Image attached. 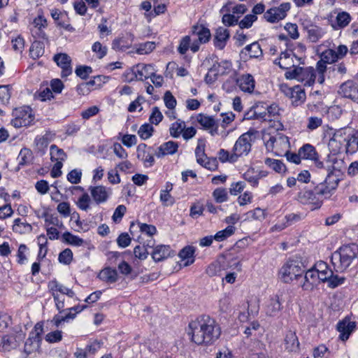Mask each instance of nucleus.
Listing matches in <instances>:
<instances>
[{
	"instance_id": "7c9ffc66",
	"label": "nucleus",
	"mask_w": 358,
	"mask_h": 358,
	"mask_svg": "<svg viewBox=\"0 0 358 358\" xmlns=\"http://www.w3.org/2000/svg\"><path fill=\"white\" fill-rule=\"evenodd\" d=\"M147 145L141 143L137 146V157L143 161L145 166H152L155 162L154 157L152 154L147 152Z\"/></svg>"
},
{
	"instance_id": "774afa93",
	"label": "nucleus",
	"mask_w": 358,
	"mask_h": 358,
	"mask_svg": "<svg viewBox=\"0 0 358 358\" xmlns=\"http://www.w3.org/2000/svg\"><path fill=\"white\" fill-rule=\"evenodd\" d=\"M163 119V115L158 107H153L149 120L151 124H158Z\"/></svg>"
},
{
	"instance_id": "4c0bfd02",
	"label": "nucleus",
	"mask_w": 358,
	"mask_h": 358,
	"mask_svg": "<svg viewBox=\"0 0 358 358\" xmlns=\"http://www.w3.org/2000/svg\"><path fill=\"white\" fill-rule=\"evenodd\" d=\"M299 150L302 159L310 160L316 159L317 153L315 148L310 144L303 145Z\"/></svg>"
},
{
	"instance_id": "473e14b6",
	"label": "nucleus",
	"mask_w": 358,
	"mask_h": 358,
	"mask_svg": "<svg viewBox=\"0 0 358 358\" xmlns=\"http://www.w3.org/2000/svg\"><path fill=\"white\" fill-rule=\"evenodd\" d=\"M289 90V96L292 99V102L293 104L298 106L302 103L306 99V94L303 91L299 86H295L292 88H290Z\"/></svg>"
},
{
	"instance_id": "c756f323",
	"label": "nucleus",
	"mask_w": 358,
	"mask_h": 358,
	"mask_svg": "<svg viewBox=\"0 0 358 358\" xmlns=\"http://www.w3.org/2000/svg\"><path fill=\"white\" fill-rule=\"evenodd\" d=\"M304 28L307 31L308 39L313 43L318 41L326 33L324 29L315 24L307 25Z\"/></svg>"
},
{
	"instance_id": "393cba45",
	"label": "nucleus",
	"mask_w": 358,
	"mask_h": 358,
	"mask_svg": "<svg viewBox=\"0 0 358 358\" xmlns=\"http://www.w3.org/2000/svg\"><path fill=\"white\" fill-rule=\"evenodd\" d=\"M229 36V31L227 29L222 27H218L215 31L213 40L215 46L220 50H222L225 47Z\"/></svg>"
},
{
	"instance_id": "f8f14e48",
	"label": "nucleus",
	"mask_w": 358,
	"mask_h": 358,
	"mask_svg": "<svg viewBox=\"0 0 358 358\" xmlns=\"http://www.w3.org/2000/svg\"><path fill=\"white\" fill-rule=\"evenodd\" d=\"M338 185V179L332 174H329L324 182L319 184L315 188L316 194L320 198H329L331 196L332 192L336 189Z\"/></svg>"
},
{
	"instance_id": "39448f33",
	"label": "nucleus",
	"mask_w": 358,
	"mask_h": 358,
	"mask_svg": "<svg viewBox=\"0 0 358 358\" xmlns=\"http://www.w3.org/2000/svg\"><path fill=\"white\" fill-rule=\"evenodd\" d=\"M255 133L256 131L254 130H249L239 136L232 148L234 158L238 159L239 157L247 156L249 154Z\"/></svg>"
},
{
	"instance_id": "bb28decb",
	"label": "nucleus",
	"mask_w": 358,
	"mask_h": 358,
	"mask_svg": "<svg viewBox=\"0 0 358 358\" xmlns=\"http://www.w3.org/2000/svg\"><path fill=\"white\" fill-rule=\"evenodd\" d=\"M266 313L269 316H275L281 310V303L278 295H273L266 302Z\"/></svg>"
},
{
	"instance_id": "412c9836",
	"label": "nucleus",
	"mask_w": 358,
	"mask_h": 358,
	"mask_svg": "<svg viewBox=\"0 0 358 358\" xmlns=\"http://www.w3.org/2000/svg\"><path fill=\"white\" fill-rule=\"evenodd\" d=\"M179 145L177 142L169 141L159 146L155 152L157 158H162L166 155H172L177 152Z\"/></svg>"
},
{
	"instance_id": "ea45409f",
	"label": "nucleus",
	"mask_w": 358,
	"mask_h": 358,
	"mask_svg": "<svg viewBox=\"0 0 358 358\" xmlns=\"http://www.w3.org/2000/svg\"><path fill=\"white\" fill-rule=\"evenodd\" d=\"M350 128H342L336 130L330 140V143L333 142H338L341 145H344L346 141V138L349 135L348 132L350 131Z\"/></svg>"
},
{
	"instance_id": "e2e57ef3",
	"label": "nucleus",
	"mask_w": 358,
	"mask_h": 358,
	"mask_svg": "<svg viewBox=\"0 0 358 358\" xmlns=\"http://www.w3.org/2000/svg\"><path fill=\"white\" fill-rule=\"evenodd\" d=\"M243 177L245 180L248 181L253 186H255L258 184L259 177V175L255 172L253 169H248L243 174Z\"/></svg>"
},
{
	"instance_id": "4be33fe9",
	"label": "nucleus",
	"mask_w": 358,
	"mask_h": 358,
	"mask_svg": "<svg viewBox=\"0 0 358 358\" xmlns=\"http://www.w3.org/2000/svg\"><path fill=\"white\" fill-rule=\"evenodd\" d=\"M356 323L349 319H344L337 324V329L340 332V338L345 341L348 339L350 334L355 330Z\"/></svg>"
},
{
	"instance_id": "e433bc0d",
	"label": "nucleus",
	"mask_w": 358,
	"mask_h": 358,
	"mask_svg": "<svg viewBox=\"0 0 358 358\" xmlns=\"http://www.w3.org/2000/svg\"><path fill=\"white\" fill-rule=\"evenodd\" d=\"M285 348L288 351H295L299 348V343L296 334L292 331L287 333L285 338Z\"/></svg>"
},
{
	"instance_id": "4468645a",
	"label": "nucleus",
	"mask_w": 358,
	"mask_h": 358,
	"mask_svg": "<svg viewBox=\"0 0 358 358\" xmlns=\"http://www.w3.org/2000/svg\"><path fill=\"white\" fill-rule=\"evenodd\" d=\"M24 338V336L21 331L5 335L0 340V350L10 351L16 348Z\"/></svg>"
},
{
	"instance_id": "de8ad7c7",
	"label": "nucleus",
	"mask_w": 358,
	"mask_h": 358,
	"mask_svg": "<svg viewBox=\"0 0 358 358\" xmlns=\"http://www.w3.org/2000/svg\"><path fill=\"white\" fill-rule=\"evenodd\" d=\"M245 50L248 52L250 57L258 58L262 56V50L258 43H252L247 45Z\"/></svg>"
},
{
	"instance_id": "a18cd8bd",
	"label": "nucleus",
	"mask_w": 358,
	"mask_h": 358,
	"mask_svg": "<svg viewBox=\"0 0 358 358\" xmlns=\"http://www.w3.org/2000/svg\"><path fill=\"white\" fill-rule=\"evenodd\" d=\"M55 134L51 132H46L43 136H37L35 139L36 145L40 148H46L52 141Z\"/></svg>"
},
{
	"instance_id": "72a5a7b5",
	"label": "nucleus",
	"mask_w": 358,
	"mask_h": 358,
	"mask_svg": "<svg viewBox=\"0 0 358 358\" xmlns=\"http://www.w3.org/2000/svg\"><path fill=\"white\" fill-rule=\"evenodd\" d=\"M13 231L20 234H25L31 232L32 226L21 218H16L13 221Z\"/></svg>"
},
{
	"instance_id": "a211bd4d",
	"label": "nucleus",
	"mask_w": 358,
	"mask_h": 358,
	"mask_svg": "<svg viewBox=\"0 0 358 358\" xmlns=\"http://www.w3.org/2000/svg\"><path fill=\"white\" fill-rule=\"evenodd\" d=\"M339 93L344 97L358 103V83L348 80L340 87Z\"/></svg>"
},
{
	"instance_id": "58836bf2",
	"label": "nucleus",
	"mask_w": 358,
	"mask_h": 358,
	"mask_svg": "<svg viewBox=\"0 0 358 358\" xmlns=\"http://www.w3.org/2000/svg\"><path fill=\"white\" fill-rule=\"evenodd\" d=\"M185 127L186 124L184 121L178 120L171 124L169 128L170 135L175 138H179L181 136L184 129H185Z\"/></svg>"
},
{
	"instance_id": "f3484780",
	"label": "nucleus",
	"mask_w": 358,
	"mask_h": 358,
	"mask_svg": "<svg viewBox=\"0 0 358 358\" xmlns=\"http://www.w3.org/2000/svg\"><path fill=\"white\" fill-rule=\"evenodd\" d=\"M321 282L319 273L311 268L306 272L301 287L303 290L311 291Z\"/></svg>"
},
{
	"instance_id": "5fc2aeb1",
	"label": "nucleus",
	"mask_w": 358,
	"mask_h": 358,
	"mask_svg": "<svg viewBox=\"0 0 358 358\" xmlns=\"http://www.w3.org/2000/svg\"><path fill=\"white\" fill-rule=\"evenodd\" d=\"M348 134L346 141L344 143L347 150L352 145H358V131L350 129Z\"/></svg>"
},
{
	"instance_id": "c85d7f7f",
	"label": "nucleus",
	"mask_w": 358,
	"mask_h": 358,
	"mask_svg": "<svg viewBox=\"0 0 358 358\" xmlns=\"http://www.w3.org/2000/svg\"><path fill=\"white\" fill-rule=\"evenodd\" d=\"M153 73L154 67L152 64H139L134 69L136 78L140 80L150 78Z\"/></svg>"
},
{
	"instance_id": "8fccbe9b",
	"label": "nucleus",
	"mask_w": 358,
	"mask_h": 358,
	"mask_svg": "<svg viewBox=\"0 0 358 358\" xmlns=\"http://www.w3.org/2000/svg\"><path fill=\"white\" fill-rule=\"evenodd\" d=\"M247 218L254 220L262 221L266 217V212L264 209L256 208L252 210L247 213Z\"/></svg>"
},
{
	"instance_id": "338daca9",
	"label": "nucleus",
	"mask_w": 358,
	"mask_h": 358,
	"mask_svg": "<svg viewBox=\"0 0 358 358\" xmlns=\"http://www.w3.org/2000/svg\"><path fill=\"white\" fill-rule=\"evenodd\" d=\"M191 38L189 36L183 37L180 42L178 51L181 55H185L189 48H190Z\"/></svg>"
},
{
	"instance_id": "f704fd0d",
	"label": "nucleus",
	"mask_w": 358,
	"mask_h": 358,
	"mask_svg": "<svg viewBox=\"0 0 358 358\" xmlns=\"http://www.w3.org/2000/svg\"><path fill=\"white\" fill-rule=\"evenodd\" d=\"M41 338L39 333L33 334V336H30L26 341L24 344V350L27 353L31 354V352L38 350L40 347Z\"/></svg>"
},
{
	"instance_id": "423d86ee",
	"label": "nucleus",
	"mask_w": 358,
	"mask_h": 358,
	"mask_svg": "<svg viewBox=\"0 0 358 358\" xmlns=\"http://www.w3.org/2000/svg\"><path fill=\"white\" fill-rule=\"evenodd\" d=\"M303 273L302 265L297 261H287L280 269L278 278L285 283H289L294 279L301 278Z\"/></svg>"
},
{
	"instance_id": "864d4df0",
	"label": "nucleus",
	"mask_w": 358,
	"mask_h": 358,
	"mask_svg": "<svg viewBox=\"0 0 358 358\" xmlns=\"http://www.w3.org/2000/svg\"><path fill=\"white\" fill-rule=\"evenodd\" d=\"M63 238L69 244L75 246H80L84 243L83 239L80 238V237L76 235L72 234L70 232H65L63 234Z\"/></svg>"
},
{
	"instance_id": "c9c22d12",
	"label": "nucleus",
	"mask_w": 358,
	"mask_h": 358,
	"mask_svg": "<svg viewBox=\"0 0 358 358\" xmlns=\"http://www.w3.org/2000/svg\"><path fill=\"white\" fill-rule=\"evenodd\" d=\"M193 34L198 37L200 43H206L210 38V31L209 29L203 27V25H196L193 27Z\"/></svg>"
},
{
	"instance_id": "0eeeda50",
	"label": "nucleus",
	"mask_w": 358,
	"mask_h": 358,
	"mask_svg": "<svg viewBox=\"0 0 358 358\" xmlns=\"http://www.w3.org/2000/svg\"><path fill=\"white\" fill-rule=\"evenodd\" d=\"M265 145L268 150H271L279 156L287 153L289 148L288 138L281 134H276L275 136H271Z\"/></svg>"
},
{
	"instance_id": "f257e3e1",
	"label": "nucleus",
	"mask_w": 358,
	"mask_h": 358,
	"mask_svg": "<svg viewBox=\"0 0 358 358\" xmlns=\"http://www.w3.org/2000/svg\"><path fill=\"white\" fill-rule=\"evenodd\" d=\"M220 328L214 319L203 315L189 324L188 334L192 342L197 345H210L218 339Z\"/></svg>"
},
{
	"instance_id": "052dcab7",
	"label": "nucleus",
	"mask_w": 358,
	"mask_h": 358,
	"mask_svg": "<svg viewBox=\"0 0 358 358\" xmlns=\"http://www.w3.org/2000/svg\"><path fill=\"white\" fill-rule=\"evenodd\" d=\"M69 313L66 314L64 316L56 315L53 317L52 322H54L56 327H59L62 322L69 321V320H73L76 317V314L73 313L72 311L68 310Z\"/></svg>"
},
{
	"instance_id": "13d9d810",
	"label": "nucleus",
	"mask_w": 358,
	"mask_h": 358,
	"mask_svg": "<svg viewBox=\"0 0 358 358\" xmlns=\"http://www.w3.org/2000/svg\"><path fill=\"white\" fill-rule=\"evenodd\" d=\"M155 48L154 42L148 41L139 45L136 52L140 55H146L151 52Z\"/></svg>"
},
{
	"instance_id": "cd10ccee",
	"label": "nucleus",
	"mask_w": 358,
	"mask_h": 358,
	"mask_svg": "<svg viewBox=\"0 0 358 358\" xmlns=\"http://www.w3.org/2000/svg\"><path fill=\"white\" fill-rule=\"evenodd\" d=\"M195 155L196 157V162L205 168L209 170H215L217 168L215 159H213V166L206 164V161L208 159V157L204 152V145L201 143H198V145L195 149Z\"/></svg>"
},
{
	"instance_id": "a878e982",
	"label": "nucleus",
	"mask_w": 358,
	"mask_h": 358,
	"mask_svg": "<svg viewBox=\"0 0 358 358\" xmlns=\"http://www.w3.org/2000/svg\"><path fill=\"white\" fill-rule=\"evenodd\" d=\"M172 255V250L169 245H159L154 248L152 257L155 262H161L167 259Z\"/></svg>"
},
{
	"instance_id": "37998d69",
	"label": "nucleus",
	"mask_w": 358,
	"mask_h": 358,
	"mask_svg": "<svg viewBox=\"0 0 358 358\" xmlns=\"http://www.w3.org/2000/svg\"><path fill=\"white\" fill-rule=\"evenodd\" d=\"M44 53V47L43 43L34 41L29 49V55L31 58L36 59L41 57Z\"/></svg>"
},
{
	"instance_id": "680f3d73",
	"label": "nucleus",
	"mask_w": 358,
	"mask_h": 358,
	"mask_svg": "<svg viewBox=\"0 0 358 358\" xmlns=\"http://www.w3.org/2000/svg\"><path fill=\"white\" fill-rule=\"evenodd\" d=\"M107 48L99 42H95L92 47V50L96 55L97 58L102 59L107 53Z\"/></svg>"
},
{
	"instance_id": "69168bd1",
	"label": "nucleus",
	"mask_w": 358,
	"mask_h": 358,
	"mask_svg": "<svg viewBox=\"0 0 358 358\" xmlns=\"http://www.w3.org/2000/svg\"><path fill=\"white\" fill-rule=\"evenodd\" d=\"M73 259V252L72 251L67 248L64 250L62 252H60L58 259L60 263L64 264H69Z\"/></svg>"
},
{
	"instance_id": "a19ab883",
	"label": "nucleus",
	"mask_w": 358,
	"mask_h": 358,
	"mask_svg": "<svg viewBox=\"0 0 358 358\" xmlns=\"http://www.w3.org/2000/svg\"><path fill=\"white\" fill-rule=\"evenodd\" d=\"M50 158L52 161L59 162H64L66 158V155L62 149L59 148L55 145H52L50 148Z\"/></svg>"
},
{
	"instance_id": "603ef678",
	"label": "nucleus",
	"mask_w": 358,
	"mask_h": 358,
	"mask_svg": "<svg viewBox=\"0 0 358 358\" xmlns=\"http://www.w3.org/2000/svg\"><path fill=\"white\" fill-rule=\"evenodd\" d=\"M153 131V127L150 124L145 123L140 127L138 131V134L142 139L146 140L151 137Z\"/></svg>"
},
{
	"instance_id": "79ce46f5",
	"label": "nucleus",
	"mask_w": 358,
	"mask_h": 358,
	"mask_svg": "<svg viewBox=\"0 0 358 358\" xmlns=\"http://www.w3.org/2000/svg\"><path fill=\"white\" fill-rule=\"evenodd\" d=\"M92 201L87 193L83 194L76 201L78 208L83 211L87 212L91 208Z\"/></svg>"
},
{
	"instance_id": "3c124183",
	"label": "nucleus",
	"mask_w": 358,
	"mask_h": 358,
	"mask_svg": "<svg viewBox=\"0 0 358 358\" xmlns=\"http://www.w3.org/2000/svg\"><path fill=\"white\" fill-rule=\"evenodd\" d=\"M213 196L217 203H221L228 200V192L224 188H217L213 192Z\"/></svg>"
},
{
	"instance_id": "f03ea898",
	"label": "nucleus",
	"mask_w": 358,
	"mask_h": 358,
	"mask_svg": "<svg viewBox=\"0 0 358 358\" xmlns=\"http://www.w3.org/2000/svg\"><path fill=\"white\" fill-rule=\"evenodd\" d=\"M358 245L355 243L341 246L331 255V263L336 272H345L357 258Z\"/></svg>"
},
{
	"instance_id": "bf43d9fd",
	"label": "nucleus",
	"mask_w": 358,
	"mask_h": 358,
	"mask_svg": "<svg viewBox=\"0 0 358 358\" xmlns=\"http://www.w3.org/2000/svg\"><path fill=\"white\" fill-rule=\"evenodd\" d=\"M113 153L120 159H127L128 153L119 143H113L112 146Z\"/></svg>"
},
{
	"instance_id": "c03bdc74",
	"label": "nucleus",
	"mask_w": 358,
	"mask_h": 358,
	"mask_svg": "<svg viewBox=\"0 0 358 358\" xmlns=\"http://www.w3.org/2000/svg\"><path fill=\"white\" fill-rule=\"evenodd\" d=\"M265 164L271 169L274 170L277 173H283L285 171V164L278 159H273L267 158L265 160Z\"/></svg>"
},
{
	"instance_id": "2f4dec72",
	"label": "nucleus",
	"mask_w": 358,
	"mask_h": 358,
	"mask_svg": "<svg viewBox=\"0 0 358 358\" xmlns=\"http://www.w3.org/2000/svg\"><path fill=\"white\" fill-rule=\"evenodd\" d=\"M99 278L106 283H114L118 280V274L115 269L110 267L102 269L99 275Z\"/></svg>"
},
{
	"instance_id": "6ab92c4d",
	"label": "nucleus",
	"mask_w": 358,
	"mask_h": 358,
	"mask_svg": "<svg viewBox=\"0 0 358 358\" xmlns=\"http://www.w3.org/2000/svg\"><path fill=\"white\" fill-rule=\"evenodd\" d=\"M54 61L62 69V76L67 77L72 73V68L71 66V59L70 57L65 53H59L54 56Z\"/></svg>"
},
{
	"instance_id": "b1692460",
	"label": "nucleus",
	"mask_w": 358,
	"mask_h": 358,
	"mask_svg": "<svg viewBox=\"0 0 358 358\" xmlns=\"http://www.w3.org/2000/svg\"><path fill=\"white\" fill-rule=\"evenodd\" d=\"M195 248L193 246L187 245L183 248L179 252L178 256L183 266H188L195 261Z\"/></svg>"
},
{
	"instance_id": "ddd939ff",
	"label": "nucleus",
	"mask_w": 358,
	"mask_h": 358,
	"mask_svg": "<svg viewBox=\"0 0 358 358\" xmlns=\"http://www.w3.org/2000/svg\"><path fill=\"white\" fill-rule=\"evenodd\" d=\"M298 201L303 205L310 206L311 210L320 208L322 203V200L319 198L315 189L314 191L306 189L300 192L298 194Z\"/></svg>"
},
{
	"instance_id": "09e8293b",
	"label": "nucleus",
	"mask_w": 358,
	"mask_h": 358,
	"mask_svg": "<svg viewBox=\"0 0 358 358\" xmlns=\"http://www.w3.org/2000/svg\"><path fill=\"white\" fill-rule=\"evenodd\" d=\"M32 158V152L28 148L22 149L18 155L19 163L20 165L29 164L31 162Z\"/></svg>"
},
{
	"instance_id": "6e6552de",
	"label": "nucleus",
	"mask_w": 358,
	"mask_h": 358,
	"mask_svg": "<svg viewBox=\"0 0 358 358\" xmlns=\"http://www.w3.org/2000/svg\"><path fill=\"white\" fill-rule=\"evenodd\" d=\"M13 116L11 124L15 128L29 126L34 119L31 109L29 106L15 108L13 111Z\"/></svg>"
},
{
	"instance_id": "2eb2a0df",
	"label": "nucleus",
	"mask_w": 358,
	"mask_h": 358,
	"mask_svg": "<svg viewBox=\"0 0 358 358\" xmlns=\"http://www.w3.org/2000/svg\"><path fill=\"white\" fill-rule=\"evenodd\" d=\"M351 20V16L348 12L341 11L331 14L329 22L334 30H338L347 27Z\"/></svg>"
},
{
	"instance_id": "4d7b16f0",
	"label": "nucleus",
	"mask_w": 358,
	"mask_h": 358,
	"mask_svg": "<svg viewBox=\"0 0 358 358\" xmlns=\"http://www.w3.org/2000/svg\"><path fill=\"white\" fill-rule=\"evenodd\" d=\"M197 121L201 126L206 129L213 128L215 124V121L213 117L202 114L199 115Z\"/></svg>"
},
{
	"instance_id": "20e7f679",
	"label": "nucleus",
	"mask_w": 358,
	"mask_h": 358,
	"mask_svg": "<svg viewBox=\"0 0 358 358\" xmlns=\"http://www.w3.org/2000/svg\"><path fill=\"white\" fill-rule=\"evenodd\" d=\"M48 287L53 296L57 309L60 312L64 308V298L62 296L66 295L72 298L75 295L71 289L65 287L56 280H50Z\"/></svg>"
},
{
	"instance_id": "0e129e2a",
	"label": "nucleus",
	"mask_w": 358,
	"mask_h": 358,
	"mask_svg": "<svg viewBox=\"0 0 358 358\" xmlns=\"http://www.w3.org/2000/svg\"><path fill=\"white\" fill-rule=\"evenodd\" d=\"M218 158L223 163L227 162L234 163L238 160L236 158L233 157L232 152L229 153V151L224 149L220 150L218 152Z\"/></svg>"
},
{
	"instance_id": "5701e85b",
	"label": "nucleus",
	"mask_w": 358,
	"mask_h": 358,
	"mask_svg": "<svg viewBox=\"0 0 358 358\" xmlns=\"http://www.w3.org/2000/svg\"><path fill=\"white\" fill-rule=\"evenodd\" d=\"M237 85L240 90L244 92L251 94L255 87V81L250 74H243L237 79Z\"/></svg>"
},
{
	"instance_id": "dca6fc26",
	"label": "nucleus",
	"mask_w": 358,
	"mask_h": 358,
	"mask_svg": "<svg viewBox=\"0 0 358 358\" xmlns=\"http://www.w3.org/2000/svg\"><path fill=\"white\" fill-rule=\"evenodd\" d=\"M90 194L96 204L105 203L112 194L111 189L103 185L90 187Z\"/></svg>"
},
{
	"instance_id": "6e6d98bb",
	"label": "nucleus",
	"mask_w": 358,
	"mask_h": 358,
	"mask_svg": "<svg viewBox=\"0 0 358 358\" xmlns=\"http://www.w3.org/2000/svg\"><path fill=\"white\" fill-rule=\"evenodd\" d=\"M322 124V119L317 116H311L307 119L306 129L309 131L317 129Z\"/></svg>"
},
{
	"instance_id": "aec40b11",
	"label": "nucleus",
	"mask_w": 358,
	"mask_h": 358,
	"mask_svg": "<svg viewBox=\"0 0 358 358\" xmlns=\"http://www.w3.org/2000/svg\"><path fill=\"white\" fill-rule=\"evenodd\" d=\"M294 57L297 58L292 51L287 50L282 52L280 57L275 60V64H278L282 69L289 71L294 67H297L294 65Z\"/></svg>"
},
{
	"instance_id": "49530a36",
	"label": "nucleus",
	"mask_w": 358,
	"mask_h": 358,
	"mask_svg": "<svg viewBox=\"0 0 358 358\" xmlns=\"http://www.w3.org/2000/svg\"><path fill=\"white\" fill-rule=\"evenodd\" d=\"M234 227H233L232 225H229L224 230H221L217 232L214 236V239L219 242L223 241L227 238L231 236L234 233Z\"/></svg>"
},
{
	"instance_id": "9d476101",
	"label": "nucleus",
	"mask_w": 358,
	"mask_h": 358,
	"mask_svg": "<svg viewBox=\"0 0 358 358\" xmlns=\"http://www.w3.org/2000/svg\"><path fill=\"white\" fill-rule=\"evenodd\" d=\"M255 116L264 121H271L279 115V108L276 104L264 107L263 103H258L254 106Z\"/></svg>"
},
{
	"instance_id": "7ed1b4c3",
	"label": "nucleus",
	"mask_w": 358,
	"mask_h": 358,
	"mask_svg": "<svg viewBox=\"0 0 358 358\" xmlns=\"http://www.w3.org/2000/svg\"><path fill=\"white\" fill-rule=\"evenodd\" d=\"M285 78L287 79H296L304 83L305 86H311L315 80L317 81V69L313 67H294L293 69L285 72Z\"/></svg>"
},
{
	"instance_id": "9b49d317",
	"label": "nucleus",
	"mask_w": 358,
	"mask_h": 358,
	"mask_svg": "<svg viewBox=\"0 0 358 358\" xmlns=\"http://www.w3.org/2000/svg\"><path fill=\"white\" fill-rule=\"evenodd\" d=\"M290 8L289 3H282L278 7H273L267 10L264 14V17L268 22H278L287 16V13Z\"/></svg>"
},
{
	"instance_id": "1a4fd4ad",
	"label": "nucleus",
	"mask_w": 358,
	"mask_h": 358,
	"mask_svg": "<svg viewBox=\"0 0 358 358\" xmlns=\"http://www.w3.org/2000/svg\"><path fill=\"white\" fill-rule=\"evenodd\" d=\"M337 58L333 49L324 50L321 55V60L317 63V83L322 84L324 81V73L327 71L326 64H332L336 62Z\"/></svg>"
}]
</instances>
